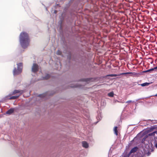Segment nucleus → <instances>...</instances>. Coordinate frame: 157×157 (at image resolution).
I'll return each mask as SVG.
<instances>
[{
  "label": "nucleus",
  "instance_id": "7",
  "mask_svg": "<svg viewBox=\"0 0 157 157\" xmlns=\"http://www.w3.org/2000/svg\"><path fill=\"white\" fill-rule=\"evenodd\" d=\"M11 95H10V94L8 95L5 97V99L6 100L7 99H15L18 98L19 96L20 95L17 94L16 96H13L10 97Z\"/></svg>",
  "mask_w": 157,
  "mask_h": 157
},
{
  "label": "nucleus",
  "instance_id": "5",
  "mask_svg": "<svg viewBox=\"0 0 157 157\" xmlns=\"http://www.w3.org/2000/svg\"><path fill=\"white\" fill-rule=\"evenodd\" d=\"M133 74V73H132V72H126V73H123L121 74H120L119 75H117V74H109L108 75H107L105 76V77H107L108 76L109 77H113V76H120L121 75H127V74H130V75L131 76H132V74Z\"/></svg>",
  "mask_w": 157,
  "mask_h": 157
},
{
  "label": "nucleus",
  "instance_id": "18",
  "mask_svg": "<svg viewBox=\"0 0 157 157\" xmlns=\"http://www.w3.org/2000/svg\"><path fill=\"white\" fill-rule=\"evenodd\" d=\"M150 84V83L149 82H145L144 83L141 84L140 85L139 84V85H140L142 86H148Z\"/></svg>",
  "mask_w": 157,
  "mask_h": 157
},
{
  "label": "nucleus",
  "instance_id": "19",
  "mask_svg": "<svg viewBox=\"0 0 157 157\" xmlns=\"http://www.w3.org/2000/svg\"><path fill=\"white\" fill-rule=\"evenodd\" d=\"M114 93L113 91H112L108 94V96L110 97H113L114 96Z\"/></svg>",
  "mask_w": 157,
  "mask_h": 157
},
{
  "label": "nucleus",
  "instance_id": "15",
  "mask_svg": "<svg viewBox=\"0 0 157 157\" xmlns=\"http://www.w3.org/2000/svg\"><path fill=\"white\" fill-rule=\"evenodd\" d=\"M113 131H114V134L116 135H118V130H117V127L115 126L114 127L113 129Z\"/></svg>",
  "mask_w": 157,
  "mask_h": 157
},
{
  "label": "nucleus",
  "instance_id": "30",
  "mask_svg": "<svg viewBox=\"0 0 157 157\" xmlns=\"http://www.w3.org/2000/svg\"><path fill=\"white\" fill-rule=\"evenodd\" d=\"M155 96L157 97V94H156L155 95Z\"/></svg>",
  "mask_w": 157,
  "mask_h": 157
},
{
  "label": "nucleus",
  "instance_id": "27",
  "mask_svg": "<svg viewBox=\"0 0 157 157\" xmlns=\"http://www.w3.org/2000/svg\"><path fill=\"white\" fill-rule=\"evenodd\" d=\"M57 13V11L56 10H55V11H54V13Z\"/></svg>",
  "mask_w": 157,
  "mask_h": 157
},
{
  "label": "nucleus",
  "instance_id": "20",
  "mask_svg": "<svg viewBox=\"0 0 157 157\" xmlns=\"http://www.w3.org/2000/svg\"><path fill=\"white\" fill-rule=\"evenodd\" d=\"M155 128V127H151L150 128H149L147 130V132H152L154 129Z\"/></svg>",
  "mask_w": 157,
  "mask_h": 157
},
{
  "label": "nucleus",
  "instance_id": "10",
  "mask_svg": "<svg viewBox=\"0 0 157 157\" xmlns=\"http://www.w3.org/2000/svg\"><path fill=\"white\" fill-rule=\"evenodd\" d=\"M150 143L152 145H154L155 147L157 148V137H155L154 138V139L150 142Z\"/></svg>",
  "mask_w": 157,
  "mask_h": 157
},
{
  "label": "nucleus",
  "instance_id": "3",
  "mask_svg": "<svg viewBox=\"0 0 157 157\" xmlns=\"http://www.w3.org/2000/svg\"><path fill=\"white\" fill-rule=\"evenodd\" d=\"M20 39H29V35L27 33L22 32L20 34Z\"/></svg>",
  "mask_w": 157,
  "mask_h": 157
},
{
  "label": "nucleus",
  "instance_id": "4",
  "mask_svg": "<svg viewBox=\"0 0 157 157\" xmlns=\"http://www.w3.org/2000/svg\"><path fill=\"white\" fill-rule=\"evenodd\" d=\"M142 143L144 144L145 145H148V147H149L150 142L149 141V139L148 138V136L147 135H145L142 139Z\"/></svg>",
  "mask_w": 157,
  "mask_h": 157
},
{
  "label": "nucleus",
  "instance_id": "9",
  "mask_svg": "<svg viewBox=\"0 0 157 157\" xmlns=\"http://www.w3.org/2000/svg\"><path fill=\"white\" fill-rule=\"evenodd\" d=\"M23 93V90H14L13 92L10 94V95H14L17 93H19L20 96Z\"/></svg>",
  "mask_w": 157,
  "mask_h": 157
},
{
  "label": "nucleus",
  "instance_id": "13",
  "mask_svg": "<svg viewBox=\"0 0 157 157\" xmlns=\"http://www.w3.org/2000/svg\"><path fill=\"white\" fill-rule=\"evenodd\" d=\"M50 75L49 74H46L44 77H42L41 80H47L50 78Z\"/></svg>",
  "mask_w": 157,
  "mask_h": 157
},
{
  "label": "nucleus",
  "instance_id": "21",
  "mask_svg": "<svg viewBox=\"0 0 157 157\" xmlns=\"http://www.w3.org/2000/svg\"><path fill=\"white\" fill-rule=\"evenodd\" d=\"M154 70H155V69H154V68H152L151 69H149L145 71H144V72H145V73L147 72H149L151 71H153Z\"/></svg>",
  "mask_w": 157,
  "mask_h": 157
},
{
  "label": "nucleus",
  "instance_id": "33",
  "mask_svg": "<svg viewBox=\"0 0 157 157\" xmlns=\"http://www.w3.org/2000/svg\"><path fill=\"white\" fill-rule=\"evenodd\" d=\"M124 157H126L124 156Z\"/></svg>",
  "mask_w": 157,
  "mask_h": 157
},
{
  "label": "nucleus",
  "instance_id": "22",
  "mask_svg": "<svg viewBox=\"0 0 157 157\" xmlns=\"http://www.w3.org/2000/svg\"><path fill=\"white\" fill-rule=\"evenodd\" d=\"M56 54L58 55H61L62 54V52L60 50H58L56 52Z\"/></svg>",
  "mask_w": 157,
  "mask_h": 157
},
{
  "label": "nucleus",
  "instance_id": "26",
  "mask_svg": "<svg viewBox=\"0 0 157 157\" xmlns=\"http://www.w3.org/2000/svg\"><path fill=\"white\" fill-rule=\"evenodd\" d=\"M154 69H157V66L154 68Z\"/></svg>",
  "mask_w": 157,
  "mask_h": 157
},
{
  "label": "nucleus",
  "instance_id": "12",
  "mask_svg": "<svg viewBox=\"0 0 157 157\" xmlns=\"http://www.w3.org/2000/svg\"><path fill=\"white\" fill-rule=\"evenodd\" d=\"M82 144L83 147L85 148H87L89 147V145L88 144L86 141H82Z\"/></svg>",
  "mask_w": 157,
  "mask_h": 157
},
{
  "label": "nucleus",
  "instance_id": "16",
  "mask_svg": "<svg viewBox=\"0 0 157 157\" xmlns=\"http://www.w3.org/2000/svg\"><path fill=\"white\" fill-rule=\"evenodd\" d=\"M155 133H157V132L156 131H155L152 132L146 135L148 136H148H154Z\"/></svg>",
  "mask_w": 157,
  "mask_h": 157
},
{
  "label": "nucleus",
  "instance_id": "24",
  "mask_svg": "<svg viewBox=\"0 0 157 157\" xmlns=\"http://www.w3.org/2000/svg\"><path fill=\"white\" fill-rule=\"evenodd\" d=\"M36 81V80H34L33 81V80H32L31 81V83H33V82H35Z\"/></svg>",
  "mask_w": 157,
  "mask_h": 157
},
{
  "label": "nucleus",
  "instance_id": "17",
  "mask_svg": "<svg viewBox=\"0 0 157 157\" xmlns=\"http://www.w3.org/2000/svg\"><path fill=\"white\" fill-rule=\"evenodd\" d=\"M90 79V78H83L81 79V81H82L86 82L87 83H88Z\"/></svg>",
  "mask_w": 157,
  "mask_h": 157
},
{
  "label": "nucleus",
  "instance_id": "31",
  "mask_svg": "<svg viewBox=\"0 0 157 157\" xmlns=\"http://www.w3.org/2000/svg\"><path fill=\"white\" fill-rule=\"evenodd\" d=\"M98 118H99V116H98V117H97V119H98Z\"/></svg>",
  "mask_w": 157,
  "mask_h": 157
},
{
  "label": "nucleus",
  "instance_id": "14",
  "mask_svg": "<svg viewBox=\"0 0 157 157\" xmlns=\"http://www.w3.org/2000/svg\"><path fill=\"white\" fill-rule=\"evenodd\" d=\"M138 148L137 147H133L130 151L129 152V154H131L132 153L135 152L136 151Z\"/></svg>",
  "mask_w": 157,
  "mask_h": 157
},
{
  "label": "nucleus",
  "instance_id": "28",
  "mask_svg": "<svg viewBox=\"0 0 157 157\" xmlns=\"http://www.w3.org/2000/svg\"><path fill=\"white\" fill-rule=\"evenodd\" d=\"M150 154V152H148V155H149Z\"/></svg>",
  "mask_w": 157,
  "mask_h": 157
},
{
  "label": "nucleus",
  "instance_id": "6",
  "mask_svg": "<svg viewBox=\"0 0 157 157\" xmlns=\"http://www.w3.org/2000/svg\"><path fill=\"white\" fill-rule=\"evenodd\" d=\"M39 69V66L36 63H33L32 67V72L35 73Z\"/></svg>",
  "mask_w": 157,
  "mask_h": 157
},
{
  "label": "nucleus",
  "instance_id": "25",
  "mask_svg": "<svg viewBox=\"0 0 157 157\" xmlns=\"http://www.w3.org/2000/svg\"><path fill=\"white\" fill-rule=\"evenodd\" d=\"M151 40V42H154L155 41L154 40Z\"/></svg>",
  "mask_w": 157,
  "mask_h": 157
},
{
  "label": "nucleus",
  "instance_id": "11",
  "mask_svg": "<svg viewBox=\"0 0 157 157\" xmlns=\"http://www.w3.org/2000/svg\"><path fill=\"white\" fill-rule=\"evenodd\" d=\"M14 110L13 108H10L6 112V114L10 115L14 112Z\"/></svg>",
  "mask_w": 157,
  "mask_h": 157
},
{
  "label": "nucleus",
  "instance_id": "1",
  "mask_svg": "<svg viewBox=\"0 0 157 157\" xmlns=\"http://www.w3.org/2000/svg\"><path fill=\"white\" fill-rule=\"evenodd\" d=\"M17 68L16 69L15 67L13 70V74L14 75H17L21 73L22 71V64L19 63L17 64Z\"/></svg>",
  "mask_w": 157,
  "mask_h": 157
},
{
  "label": "nucleus",
  "instance_id": "32",
  "mask_svg": "<svg viewBox=\"0 0 157 157\" xmlns=\"http://www.w3.org/2000/svg\"><path fill=\"white\" fill-rule=\"evenodd\" d=\"M137 40H136V41H135V42H137Z\"/></svg>",
  "mask_w": 157,
  "mask_h": 157
},
{
  "label": "nucleus",
  "instance_id": "2",
  "mask_svg": "<svg viewBox=\"0 0 157 157\" xmlns=\"http://www.w3.org/2000/svg\"><path fill=\"white\" fill-rule=\"evenodd\" d=\"M20 43L22 48H25L29 45V40H20Z\"/></svg>",
  "mask_w": 157,
  "mask_h": 157
},
{
  "label": "nucleus",
  "instance_id": "23",
  "mask_svg": "<svg viewBox=\"0 0 157 157\" xmlns=\"http://www.w3.org/2000/svg\"><path fill=\"white\" fill-rule=\"evenodd\" d=\"M134 102V101H132L131 100H129V101H127L126 102V103H130V102Z\"/></svg>",
  "mask_w": 157,
  "mask_h": 157
},
{
  "label": "nucleus",
  "instance_id": "29",
  "mask_svg": "<svg viewBox=\"0 0 157 157\" xmlns=\"http://www.w3.org/2000/svg\"><path fill=\"white\" fill-rule=\"evenodd\" d=\"M115 102H118V101L117 100H116L115 101Z\"/></svg>",
  "mask_w": 157,
  "mask_h": 157
},
{
  "label": "nucleus",
  "instance_id": "8",
  "mask_svg": "<svg viewBox=\"0 0 157 157\" xmlns=\"http://www.w3.org/2000/svg\"><path fill=\"white\" fill-rule=\"evenodd\" d=\"M48 93H46L42 94H40L37 96L38 98H40L42 99L43 100H45L48 98Z\"/></svg>",
  "mask_w": 157,
  "mask_h": 157
}]
</instances>
